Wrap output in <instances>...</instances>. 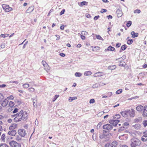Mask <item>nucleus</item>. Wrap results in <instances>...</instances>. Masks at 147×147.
<instances>
[{"label": "nucleus", "instance_id": "obj_24", "mask_svg": "<svg viewBox=\"0 0 147 147\" xmlns=\"http://www.w3.org/2000/svg\"><path fill=\"white\" fill-rule=\"evenodd\" d=\"M127 129V127H125L123 126H122V127H120L119 128V132H121L123 130L125 129Z\"/></svg>", "mask_w": 147, "mask_h": 147}, {"label": "nucleus", "instance_id": "obj_21", "mask_svg": "<svg viewBox=\"0 0 147 147\" xmlns=\"http://www.w3.org/2000/svg\"><path fill=\"white\" fill-rule=\"evenodd\" d=\"M127 46L125 45H122L121 47V50L119 52H121L122 51L125 50L127 48Z\"/></svg>", "mask_w": 147, "mask_h": 147}, {"label": "nucleus", "instance_id": "obj_14", "mask_svg": "<svg viewBox=\"0 0 147 147\" xmlns=\"http://www.w3.org/2000/svg\"><path fill=\"white\" fill-rule=\"evenodd\" d=\"M16 133V132L15 130H13L11 131H9L8 134L11 136H15Z\"/></svg>", "mask_w": 147, "mask_h": 147}, {"label": "nucleus", "instance_id": "obj_29", "mask_svg": "<svg viewBox=\"0 0 147 147\" xmlns=\"http://www.w3.org/2000/svg\"><path fill=\"white\" fill-rule=\"evenodd\" d=\"M92 74V73L90 71H88L85 72L84 74H86V76H89Z\"/></svg>", "mask_w": 147, "mask_h": 147}, {"label": "nucleus", "instance_id": "obj_42", "mask_svg": "<svg viewBox=\"0 0 147 147\" xmlns=\"http://www.w3.org/2000/svg\"><path fill=\"white\" fill-rule=\"evenodd\" d=\"M122 90L121 89L118 90L116 92V93L117 94H119L121 93L122 92Z\"/></svg>", "mask_w": 147, "mask_h": 147}, {"label": "nucleus", "instance_id": "obj_46", "mask_svg": "<svg viewBox=\"0 0 147 147\" xmlns=\"http://www.w3.org/2000/svg\"><path fill=\"white\" fill-rule=\"evenodd\" d=\"M59 95H56L53 98V101L54 102L57 99V98L59 97Z\"/></svg>", "mask_w": 147, "mask_h": 147}, {"label": "nucleus", "instance_id": "obj_12", "mask_svg": "<svg viewBox=\"0 0 147 147\" xmlns=\"http://www.w3.org/2000/svg\"><path fill=\"white\" fill-rule=\"evenodd\" d=\"M34 8L33 6H31L29 7L26 11V13H30L34 10Z\"/></svg>", "mask_w": 147, "mask_h": 147}, {"label": "nucleus", "instance_id": "obj_54", "mask_svg": "<svg viewBox=\"0 0 147 147\" xmlns=\"http://www.w3.org/2000/svg\"><path fill=\"white\" fill-rule=\"evenodd\" d=\"M107 11V10L105 9H102L100 11V12L101 13H102L104 12H106Z\"/></svg>", "mask_w": 147, "mask_h": 147}, {"label": "nucleus", "instance_id": "obj_17", "mask_svg": "<svg viewBox=\"0 0 147 147\" xmlns=\"http://www.w3.org/2000/svg\"><path fill=\"white\" fill-rule=\"evenodd\" d=\"M130 116L131 117H134L135 115V111L132 109H131V111L130 110V112L129 113Z\"/></svg>", "mask_w": 147, "mask_h": 147}, {"label": "nucleus", "instance_id": "obj_34", "mask_svg": "<svg viewBox=\"0 0 147 147\" xmlns=\"http://www.w3.org/2000/svg\"><path fill=\"white\" fill-rule=\"evenodd\" d=\"M120 117V115L119 114H116L113 116V118H114L116 119H119Z\"/></svg>", "mask_w": 147, "mask_h": 147}, {"label": "nucleus", "instance_id": "obj_10", "mask_svg": "<svg viewBox=\"0 0 147 147\" xmlns=\"http://www.w3.org/2000/svg\"><path fill=\"white\" fill-rule=\"evenodd\" d=\"M130 112V110L122 111L121 112V114L124 117H126L127 116L128 114Z\"/></svg>", "mask_w": 147, "mask_h": 147}, {"label": "nucleus", "instance_id": "obj_16", "mask_svg": "<svg viewBox=\"0 0 147 147\" xmlns=\"http://www.w3.org/2000/svg\"><path fill=\"white\" fill-rule=\"evenodd\" d=\"M17 126V124H12L9 127L10 130H13Z\"/></svg>", "mask_w": 147, "mask_h": 147}, {"label": "nucleus", "instance_id": "obj_25", "mask_svg": "<svg viewBox=\"0 0 147 147\" xmlns=\"http://www.w3.org/2000/svg\"><path fill=\"white\" fill-rule=\"evenodd\" d=\"M77 98V97H76V96L72 97H70L69 98V101L70 102H71L72 101L76 99Z\"/></svg>", "mask_w": 147, "mask_h": 147}, {"label": "nucleus", "instance_id": "obj_22", "mask_svg": "<svg viewBox=\"0 0 147 147\" xmlns=\"http://www.w3.org/2000/svg\"><path fill=\"white\" fill-rule=\"evenodd\" d=\"M141 125L140 124H136L134 126V127L137 129H139L140 128Z\"/></svg>", "mask_w": 147, "mask_h": 147}, {"label": "nucleus", "instance_id": "obj_11", "mask_svg": "<svg viewBox=\"0 0 147 147\" xmlns=\"http://www.w3.org/2000/svg\"><path fill=\"white\" fill-rule=\"evenodd\" d=\"M142 116L144 117H147V106H144V109L142 113Z\"/></svg>", "mask_w": 147, "mask_h": 147}, {"label": "nucleus", "instance_id": "obj_5", "mask_svg": "<svg viewBox=\"0 0 147 147\" xmlns=\"http://www.w3.org/2000/svg\"><path fill=\"white\" fill-rule=\"evenodd\" d=\"M144 109V107L141 105H138L136 107V110L140 113H142Z\"/></svg>", "mask_w": 147, "mask_h": 147}, {"label": "nucleus", "instance_id": "obj_41", "mask_svg": "<svg viewBox=\"0 0 147 147\" xmlns=\"http://www.w3.org/2000/svg\"><path fill=\"white\" fill-rule=\"evenodd\" d=\"M131 24V21H129L127 24V26L128 27L130 26Z\"/></svg>", "mask_w": 147, "mask_h": 147}, {"label": "nucleus", "instance_id": "obj_4", "mask_svg": "<svg viewBox=\"0 0 147 147\" xmlns=\"http://www.w3.org/2000/svg\"><path fill=\"white\" fill-rule=\"evenodd\" d=\"M9 144L11 147H21V145L20 144L13 140L9 142Z\"/></svg>", "mask_w": 147, "mask_h": 147}, {"label": "nucleus", "instance_id": "obj_37", "mask_svg": "<svg viewBox=\"0 0 147 147\" xmlns=\"http://www.w3.org/2000/svg\"><path fill=\"white\" fill-rule=\"evenodd\" d=\"M33 102L34 106H35V105L36 106L37 100L36 98L34 99H33Z\"/></svg>", "mask_w": 147, "mask_h": 147}, {"label": "nucleus", "instance_id": "obj_6", "mask_svg": "<svg viewBox=\"0 0 147 147\" xmlns=\"http://www.w3.org/2000/svg\"><path fill=\"white\" fill-rule=\"evenodd\" d=\"M18 132L19 134L22 137H24L26 134L25 130L23 129H19Z\"/></svg>", "mask_w": 147, "mask_h": 147}, {"label": "nucleus", "instance_id": "obj_60", "mask_svg": "<svg viewBox=\"0 0 147 147\" xmlns=\"http://www.w3.org/2000/svg\"><path fill=\"white\" fill-rule=\"evenodd\" d=\"M81 38L83 40H84L85 38V36L82 34H81Z\"/></svg>", "mask_w": 147, "mask_h": 147}, {"label": "nucleus", "instance_id": "obj_2", "mask_svg": "<svg viewBox=\"0 0 147 147\" xmlns=\"http://www.w3.org/2000/svg\"><path fill=\"white\" fill-rule=\"evenodd\" d=\"M141 142L140 140L136 138H133L130 140V146L131 147H137L140 146Z\"/></svg>", "mask_w": 147, "mask_h": 147}, {"label": "nucleus", "instance_id": "obj_23", "mask_svg": "<svg viewBox=\"0 0 147 147\" xmlns=\"http://www.w3.org/2000/svg\"><path fill=\"white\" fill-rule=\"evenodd\" d=\"M87 3V2L86 1H83L80 3H78V4L80 6H82L83 5H86V3Z\"/></svg>", "mask_w": 147, "mask_h": 147}, {"label": "nucleus", "instance_id": "obj_3", "mask_svg": "<svg viewBox=\"0 0 147 147\" xmlns=\"http://www.w3.org/2000/svg\"><path fill=\"white\" fill-rule=\"evenodd\" d=\"M2 6L3 9L4 10L5 12H8L13 10L12 8L10 7L9 5L3 4L2 5Z\"/></svg>", "mask_w": 147, "mask_h": 147}, {"label": "nucleus", "instance_id": "obj_56", "mask_svg": "<svg viewBox=\"0 0 147 147\" xmlns=\"http://www.w3.org/2000/svg\"><path fill=\"white\" fill-rule=\"evenodd\" d=\"M16 140L17 141H20L21 140V138L20 137L18 136H16Z\"/></svg>", "mask_w": 147, "mask_h": 147}, {"label": "nucleus", "instance_id": "obj_35", "mask_svg": "<svg viewBox=\"0 0 147 147\" xmlns=\"http://www.w3.org/2000/svg\"><path fill=\"white\" fill-rule=\"evenodd\" d=\"M29 84H25L23 85V87L26 88H28L29 87Z\"/></svg>", "mask_w": 147, "mask_h": 147}, {"label": "nucleus", "instance_id": "obj_44", "mask_svg": "<svg viewBox=\"0 0 147 147\" xmlns=\"http://www.w3.org/2000/svg\"><path fill=\"white\" fill-rule=\"evenodd\" d=\"M141 11L140 9H137L136 10H135L134 11V13H140Z\"/></svg>", "mask_w": 147, "mask_h": 147}, {"label": "nucleus", "instance_id": "obj_18", "mask_svg": "<svg viewBox=\"0 0 147 147\" xmlns=\"http://www.w3.org/2000/svg\"><path fill=\"white\" fill-rule=\"evenodd\" d=\"M115 50V49L114 47H113L111 46H109L107 48V49H105V51H114Z\"/></svg>", "mask_w": 147, "mask_h": 147}, {"label": "nucleus", "instance_id": "obj_7", "mask_svg": "<svg viewBox=\"0 0 147 147\" xmlns=\"http://www.w3.org/2000/svg\"><path fill=\"white\" fill-rule=\"evenodd\" d=\"M112 125L109 124H107L104 125L103 126V128L104 129H106L108 130H111L113 128Z\"/></svg>", "mask_w": 147, "mask_h": 147}, {"label": "nucleus", "instance_id": "obj_51", "mask_svg": "<svg viewBox=\"0 0 147 147\" xmlns=\"http://www.w3.org/2000/svg\"><path fill=\"white\" fill-rule=\"evenodd\" d=\"M143 123L144 127L147 125V120L144 121L143 122Z\"/></svg>", "mask_w": 147, "mask_h": 147}, {"label": "nucleus", "instance_id": "obj_61", "mask_svg": "<svg viewBox=\"0 0 147 147\" xmlns=\"http://www.w3.org/2000/svg\"><path fill=\"white\" fill-rule=\"evenodd\" d=\"M107 17L108 19H111L113 18V17L110 15H109L108 16H107Z\"/></svg>", "mask_w": 147, "mask_h": 147}, {"label": "nucleus", "instance_id": "obj_39", "mask_svg": "<svg viewBox=\"0 0 147 147\" xmlns=\"http://www.w3.org/2000/svg\"><path fill=\"white\" fill-rule=\"evenodd\" d=\"M129 125V123L127 122H125L123 124V126L125 127H127V128H128V126Z\"/></svg>", "mask_w": 147, "mask_h": 147}, {"label": "nucleus", "instance_id": "obj_9", "mask_svg": "<svg viewBox=\"0 0 147 147\" xmlns=\"http://www.w3.org/2000/svg\"><path fill=\"white\" fill-rule=\"evenodd\" d=\"M119 121L118 120H112L109 121V123L113 125L116 126Z\"/></svg>", "mask_w": 147, "mask_h": 147}, {"label": "nucleus", "instance_id": "obj_59", "mask_svg": "<svg viewBox=\"0 0 147 147\" xmlns=\"http://www.w3.org/2000/svg\"><path fill=\"white\" fill-rule=\"evenodd\" d=\"M59 55L63 57H65V55L63 53H61L59 54Z\"/></svg>", "mask_w": 147, "mask_h": 147}, {"label": "nucleus", "instance_id": "obj_50", "mask_svg": "<svg viewBox=\"0 0 147 147\" xmlns=\"http://www.w3.org/2000/svg\"><path fill=\"white\" fill-rule=\"evenodd\" d=\"M18 110V109L17 108H15L13 111V113H17Z\"/></svg>", "mask_w": 147, "mask_h": 147}, {"label": "nucleus", "instance_id": "obj_15", "mask_svg": "<svg viewBox=\"0 0 147 147\" xmlns=\"http://www.w3.org/2000/svg\"><path fill=\"white\" fill-rule=\"evenodd\" d=\"M102 72H100L96 73L94 74L93 76L94 77H97L102 76Z\"/></svg>", "mask_w": 147, "mask_h": 147}, {"label": "nucleus", "instance_id": "obj_30", "mask_svg": "<svg viewBox=\"0 0 147 147\" xmlns=\"http://www.w3.org/2000/svg\"><path fill=\"white\" fill-rule=\"evenodd\" d=\"M133 42V40L132 39H128L127 41V43L128 45H130Z\"/></svg>", "mask_w": 147, "mask_h": 147}, {"label": "nucleus", "instance_id": "obj_26", "mask_svg": "<svg viewBox=\"0 0 147 147\" xmlns=\"http://www.w3.org/2000/svg\"><path fill=\"white\" fill-rule=\"evenodd\" d=\"M4 97L3 95L1 93H0V103L4 100Z\"/></svg>", "mask_w": 147, "mask_h": 147}, {"label": "nucleus", "instance_id": "obj_63", "mask_svg": "<svg viewBox=\"0 0 147 147\" xmlns=\"http://www.w3.org/2000/svg\"><path fill=\"white\" fill-rule=\"evenodd\" d=\"M141 140L143 142H145L147 140V138L146 139L144 138H143V137H142L141 138Z\"/></svg>", "mask_w": 147, "mask_h": 147}, {"label": "nucleus", "instance_id": "obj_1", "mask_svg": "<svg viewBox=\"0 0 147 147\" xmlns=\"http://www.w3.org/2000/svg\"><path fill=\"white\" fill-rule=\"evenodd\" d=\"M18 117H16L15 119L16 122H19L21 121H26L28 118V114L26 112L24 111L23 110H21L18 113Z\"/></svg>", "mask_w": 147, "mask_h": 147}, {"label": "nucleus", "instance_id": "obj_64", "mask_svg": "<svg viewBox=\"0 0 147 147\" xmlns=\"http://www.w3.org/2000/svg\"><path fill=\"white\" fill-rule=\"evenodd\" d=\"M55 36L57 37V40H58L60 39V36H59L56 35H55Z\"/></svg>", "mask_w": 147, "mask_h": 147}, {"label": "nucleus", "instance_id": "obj_43", "mask_svg": "<svg viewBox=\"0 0 147 147\" xmlns=\"http://www.w3.org/2000/svg\"><path fill=\"white\" fill-rule=\"evenodd\" d=\"M96 36L97 39L101 40H103V38L99 35H96Z\"/></svg>", "mask_w": 147, "mask_h": 147}, {"label": "nucleus", "instance_id": "obj_20", "mask_svg": "<svg viewBox=\"0 0 147 147\" xmlns=\"http://www.w3.org/2000/svg\"><path fill=\"white\" fill-rule=\"evenodd\" d=\"M111 147H117V142L116 141L113 142L111 143Z\"/></svg>", "mask_w": 147, "mask_h": 147}, {"label": "nucleus", "instance_id": "obj_8", "mask_svg": "<svg viewBox=\"0 0 147 147\" xmlns=\"http://www.w3.org/2000/svg\"><path fill=\"white\" fill-rule=\"evenodd\" d=\"M8 100L7 99H4V100L0 103L1 104V105L3 107H6L8 105Z\"/></svg>", "mask_w": 147, "mask_h": 147}, {"label": "nucleus", "instance_id": "obj_57", "mask_svg": "<svg viewBox=\"0 0 147 147\" xmlns=\"http://www.w3.org/2000/svg\"><path fill=\"white\" fill-rule=\"evenodd\" d=\"M99 17H100V16L98 15L97 16H96L94 17V20H97Z\"/></svg>", "mask_w": 147, "mask_h": 147}, {"label": "nucleus", "instance_id": "obj_62", "mask_svg": "<svg viewBox=\"0 0 147 147\" xmlns=\"http://www.w3.org/2000/svg\"><path fill=\"white\" fill-rule=\"evenodd\" d=\"M104 136H105L104 134L101 135L100 136L99 138L100 139H102L104 138Z\"/></svg>", "mask_w": 147, "mask_h": 147}, {"label": "nucleus", "instance_id": "obj_47", "mask_svg": "<svg viewBox=\"0 0 147 147\" xmlns=\"http://www.w3.org/2000/svg\"><path fill=\"white\" fill-rule=\"evenodd\" d=\"M65 11V9H63L59 13L60 15H61L62 14H63Z\"/></svg>", "mask_w": 147, "mask_h": 147}, {"label": "nucleus", "instance_id": "obj_31", "mask_svg": "<svg viewBox=\"0 0 147 147\" xmlns=\"http://www.w3.org/2000/svg\"><path fill=\"white\" fill-rule=\"evenodd\" d=\"M75 75L76 77H80L82 76V74L79 72H76Z\"/></svg>", "mask_w": 147, "mask_h": 147}, {"label": "nucleus", "instance_id": "obj_36", "mask_svg": "<svg viewBox=\"0 0 147 147\" xmlns=\"http://www.w3.org/2000/svg\"><path fill=\"white\" fill-rule=\"evenodd\" d=\"M5 138V134H3L1 136V139L3 141H4Z\"/></svg>", "mask_w": 147, "mask_h": 147}, {"label": "nucleus", "instance_id": "obj_40", "mask_svg": "<svg viewBox=\"0 0 147 147\" xmlns=\"http://www.w3.org/2000/svg\"><path fill=\"white\" fill-rule=\"evenodd\" d=\"M88 34V32L85 31H83L81 32V34L83 35H87Z\"/></svg>", "mask_w": 147, "mask_h": 147}, {"label": "nucleus", "instance_id": "obj_48", "mask_svg": "<svg viewBox=\"0 0 147 147\" xmlns=\"http://www.w3.org/2000/svg\"><path fill=\"white\" fill-rule=\"evenodd\" d=\"M104 113V112L103 111L100 112L97 114V115L98 117L100 116L101 115L103 114V113Z\"/></svg>", "mask_w": 147, "mask_h": 147}, {"label": "nucleus", "instance_id": "obj_19", "mask_svg": "<svg viewBox=\"0 0 147 147\" xmlns=\"http://www.w3.org/2000/svg\"><path fill=\"white\" fill-rule=\"evenodd\" d=\"M131 34L132 35V37L133 38L137 37L138 35V33H135L134 31H132Z\"/></svg>", "mask_w": 147, "mask_h": 147}, {"label": "nucleus", "instance_id": "obj_28", "mask_svg": "<svg viewBox=\"0 0 147 147\" xmlns=\"http://www.w3.org/2000/svg\"><path fill=\"white\" fill-rule=\"evenodd\" d=\"M14 105V102H12V101H10L9 102V106L10 107H13Z\"/></svg>", "mask_w": 147, "mask_h": 147}, {"label": "nucleus", "instance_id": "obj_13", "mask_svg": "<svg viewBox=\"0 0 147 147\" xmlns=\"http://www.w3.org/2000/svg\"><path fill=\"white\" fill-rule=\"evenodd\" d=\"M116 13L118 17H121L123 15L122 11L119 9L117 10Z\"/></svg>", "mask_w": 147, "mask_h": 147}, {"label": "nucleus", "instance_id": "obj_52", "mask_svg": "<svg viewBox=\"0 0 147 147\" xmlns=\"http://www.w3.org/2000/svg\"><path fill=\"white\" fill-rule=\"evenodd\" d=\"M28 90H29V92H34V88H31L29 89H28Z\"/></svg>", "mask_w": 147, "mask_h": 147}, {"label": "nucleus", "instance_id": "obj_33", "mask_svg": "<svg viewBox=\"0 0 147 147\" xmlns=\"http://www.w3.org/2000/svg\"><path fill=\"white\" fill-rule=\"evenodd\" d=\"M18 113L16 114L11 115V117H15L13 119H14V121L16 122V120H15V119L16 118V117H17V118L18 117Z\"/></svg>", "mask_w": 147, "mask_h": 147}, {"label": "nucleus", "instance_id": "obj_27", "mask_svg": "<svg viewBox=\"0 0 147 147\" xmlns=\"http://www.w3.org/2000/svg\"><path fill=\"white\" fill-rule=\"evenodd\" d=\"M116 67V66L115 65H113L112 66H109L108 67V69H114Z\"/></svg>", "mask_w": 147, "mask_h": 147}, {"label": "nucleus", "instance_id": "obj_38", "mask_svg": "<svg viewBox=\"0 0 147 147\" xmlns=\"http://www.w3.org/2000/svg\"><path fill=\"white\" fill-rule=\"evenodd\" d=\"M0 147H9L6 144H0Z\"/></svg>", "mask_w": 147, "mask_h": 147}, {"label": "nucleus", "instance_id": "obj_53", "mask_svg": "<svg viewBox=\"0 0 147 147\" xmlns=\"http://www.w3.org/2000/svg\"><path fill=\"white\" fill-rule=\"evenodd\" d=\"M95 102V100L94 99H91L89 101L90 103H93Z\"/></svg>", "mask_w": 147, "mask_h": 147}, {"label": "nucleus", "instance_id": "obj_45", "mask_svg": "<svg viewBox=\"0 0 147 147\" xmlns=\"http://www.w3.org/2000/svg\"><path fill=\"white\" fill-rule=\"evenodd\" d=\"M98 86V84H95L93 85L92 88H97Z\"/></svg>", "mask_w": 147, "mask_h": 147}, {"label": "nucleus", "instance_id": "obj_55", "mask_svg": "<svg viewBox=\"0 0 147 147\" xmlns=\"http://www.w3.org/2000/svg\"><path fill=\"white\" fill-rule=\"evenodd\" d=\"M0 46H1V47L2 48V49L4 48L5 47V43H2L1 44V45Z\"/></svg>", "mask_w": 147, "mask_h": 147}, {"label": "nucleus", "instance_id": "obj_58", "mask_svg": "<svg viewBox=\"0 0 147 147\" xmlns=\"http://www.w3.org/2000/svg\"><path fill=\"white\" fill-rule=\"evenodd\" d=\"M121 45V43H119L116 44V46L117 48H119L120 46Z\"/></svg>", "mask_w": 147, "mask_h": 147}, {"label": "nucleus", "instance_id": "obj_32", "mask_svg": "<svg viewBox=\"0 0 147 147\" xmlns=\"http://www.w3.org/2000/svg\"><path fill=\"white\" fill-rule=\"evenodd\" d=\"M42 63L45 67L48 66V65L47 64L46 62L44 61H42Z\"/></svg>", "mask_w": 147, "mask_h": 147}, {"label": "nucleus", "instance_id": "obj_49", "mask_svg": "<svg viewBox=\"0 0 147 147\" xmlns=\"http://www.w3.org/2000/svg\"><path fill=\"white\" fill-rule=\"evenodd\" d=\"M96 134H94L92 136V137L93 140L95 141L96 140Z\"/></svg>", "mask_w": 147, "mask_h": 147}]
</instances>
